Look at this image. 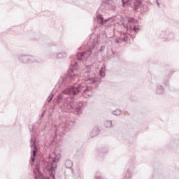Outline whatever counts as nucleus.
<instances>
[{
    "instance_id": "nucleus-1",
    "label": "nucleus",
    "mask_w": 179,
    "mask_h": 179,
    "mask_svg": "<svg viewBox=\"0 0 179 179\" xmlns=\"http://www.w3.org/2000/svg\"><path fill=\"white\" fill-rule=\"evenodd\" d=\"M85 89V86L80 83H75L73 85L68 87L62 91L57 96V103H64L62 106V111L65 113H75L78 115L82 114V108H83V103L78 102L75 100V97L78 96Z\"/></svg>"
},
{
    "instance_id": "nucleus-2",
    "label": "nucleus",
    "mask_w": 179,
    "mask_h": 179,
    "mask_svg": "<svg viewBox=\"0 0 179 179\" xmlns=\"http://www.w3.org/2000/svg\"><path fill=\"white\" fill-rule=\"evenodd\" d=\"M90 55H92V50H87L82 53H77V55L71 57L73 61L71 63V66L67 74H64L59 80V83H61L62 86H68L69 83L79 82L78 77V62H80L83 59H87Z\"/></svg>"
},
{
    "instance_id": "nucleus-3",
    "label": "nucleus",
    "mask_w": 179,
    "mask_h": 179,
    "mask_svg": "<svg viewBox=\"0 0 179 179\" xmlns=\"http://www.w3.org/2000/svg\"><path fill=\"white\" fill-rule=\"evenodd\" d=\"M18 61L22 64H40L41 59L29 55H19Z\"/></svg>"
},
{
    "instance_id": "nucleus-4",
    "label": "nucleus",
    "mask_w": 179,
    "mask_h": 179,
    "mask_svg": "<svg viewBox=\"0 0 179 179\" xmlns=\"http://www.w3.org/2000/svg\"><path fill=\"white\" fill-rule=\"evenodd\" d=\"M59 162V158L57 156L52 157L50 160V163L47 164L48 170L49 171L50 176L52 178L55 179V169H57V163Z\"/></svg>"
},
{
    "instance_id": "nucleus-5",
    "label": "nucleus",
    "mask_w": 179,
    "mask_h": 179,
    "mask_svg": "<svg viewBox=\"0 0 179 179\" xmlns=\"http://www.w3.org/2000/svg\"><path fill=\"white\" fill-rule=\"evenodd\" d=\"M136 20L135 18H130L129 20V22L130 23L129 27L127 28V34H129V37L134 40L135 38L136 34H138V32L139 31V28L136 27V25H134V23H135Z\"/></svg>"
},
{
    "instance_id": "nucleus-6",
    "label": "nucleus",
    "mask_w": 179,
    "mask_h": 179,
    "mask_svg": "<svg viewBox=\"0 0 179 179\" xmlns=\"http://www.w3.org/2000/svg\"><path fill=\"white\" fill-rule=\"evenodd\" d=\"M30 143L31 149V161L32 162V163H34V162H36V159L37 158V152H38L36 137L33 136L31 138Z\"/></svg>"
},
{
    "instance_id": "nucleus-7",
    "label": "nucleus",
    "mask_w": 179,
    "mask_h": 179,
    "mask_svg": "<svg viewBox=\"0 0 179 179\" xmlns=\"http://www.w3.org/2000/svg\"><path fill=\"white\" fill-rule=\"evenodd\" d=\"M84 80H85V82H87L90 85H92L93 83H100V81L101 80V78L92 76V75H90V71H85L84 73Z\"/></svg>"
},
{
    "instance_id": "nucleus-8",
    "label": "nucleus",
    "mask_w": 179,
    "mask_h": 179,
    "mask_svg": "<svg viewBox=\"0 0 179 179\" xmlns=\"http://www.w3.org/2000/svg\"><path fill=\"white\" fill-rule=\"evenodd\" d=\"M110 20H111V18H107L104 20V17L101 14H99L96 15L97 23H99V24H101V26H103V24H107V23L110 22Z\"/></svg>"
},
{
    "instance_id": "nucleus-9",
    "label": "nucleus",
    "mask_w": 179,
    "mask_h": 179,
    "mask_svg": "<svg viewBox=\"0 0 179 179\" xmlns=\"http://www.w3.org/2000/svg\"><path fill=\"white\" fill-rule=\"evenodd\" d=\"M131 6L134 10H138L142 6V1L141 0H133Z\"/></svg>"
},
{
    "instance_id": "nucleus-10",
    "label": "nucleus",
    "mask_w": 179,
    "mask_h": 179,
    "mask_svg": "<svg viewBox=\"0 0 179 179\" xmlns=\"http://www.w3.org/2000/svg\"><path fill=\"white\" fill-rule=\"evenodd\" d=\"M122 179H132V171L129 168H128L126 171L123 173Z\"/></svg>"
},
{
    "instance_id": "nucleus-11",
    "label": "nucleus",
    "mask_w": 179,
    "mask_h": 179,
    "mask_svg": "<svg viewBox=\"0 0 179 179\" xmlns=\"http://www.w3.org/2000/svg\"><path fill=\"white\" fill-rule=\"evenodd\" d=\"M104 127L105 128H114L115 127V122L112 120H106L104 122Z\"/></svg>"
},
{
    "instance_id": "nucleus-12",
    "label": "nucleus",
    "mask_w": 179,
    "mask_h": 179,
    "mask_svg": "<svg viewBox=\"0 0 179 179\" xmlns=\"http://www.w3.org/2000/svg\"><path fill=\"white\" fill-rule=\"evenodd\" d=\"M99 134H100V129H99V127H95L90 132V138H94V136H97Z\"/></svg>"
},
{
    "instance_id": "nucleus-13",
    "label": "nucleus",
    "mask_w": 179,
    "mask_h": 179,
    "mask_svg": "<svg viewBox=\"0 0 179 179\" xmlns=\"http://www.w3.org/2000/svg\"><path fill=\"white\" fill-rule=\"evenodd\" d=\"M96 155L100 157H104L107 155V149L106 148H100L96 151Z\"/></svg>"
},
{
    "instance_id": "nucleus-14",
    "label": "nucleus",
    "mask_w": 179,
    "mask_h": 179,
    "mask_svg": "<svg viewBox=\"0 0 179 179\" xmlns=\"http://www.w3.org/2000/svg\"><path fill=\"white\" fill-rule=\"evenodd\" d=\"M156 93L157 94H163L164 93V87L162 84H157L156 88Z\"/></svg>"
},
{
    "instance_id": "nucleus-15",
    "label": "nucleus",
    "mask_w": 179,
    "mask_h": 179,
    "mask_svg": "<svg viewBox=\"0 0 179 179\" xmlns=\"http://www.w3.org/2000/svg\"><path fill=\"white\" fill-rule=\"evenodd\" d=\"M88 96V97H90L93 94V92L92 91V87H87L86 89L84 90L83 92V96Z\"/></svg>"
},
{
    "instance_id": "nucleus-16",
    "label": "nucleus",
    "mask_w": 179,
    "mask_h": 179,
    "mask_svg": "<svg viewBox=\"0 0 179 179\" xmlns=\"http://www.w3.org/2000/svg\"><path fill=\"white\" fill-rule=\"evenodd\" d=\"M120 40H121L122 41H124V43H127V44H128L129 43V41H131V38H129V36H128V35L124 34L120 36Z\"/></svg>"
},
{
    "instance_id": "nucleus-17",
    "label": "nucleus",
    "mask_w": 179,
    "mask_h": 179,
    "mask_svg": "<svg viewBox=\"0 0 179 179\" xmlns=\"http://www.w3.org/2000/svg\"><path fill=\"white\" fill-rule=\"evenodd\" d=\"M163 34H166V36H164V38H167L168 41L173 40V38H174V34L173 33L164 32Z\"/></svg>"
},
{
    "instance_id": "nucleus-18",
    "label": "nucleus",
    "mask_w": 179,
    "mask_h": 179,
    "mask_svg": "<svg viewBox=\"0 0 179 179\" xmlns=\"http://www.w3.org/2000/svg\"><path fill=\"white\" fill-rule=\"evenodd\" d=\"M64 166L66 169H72V166H73V163L72 161L69 159H66L64 162Z\"/></svg>"
},
{
    "instance_id": "nucleus-19",
    "label": "nucleus",
    "mask_w": 179,
    "mask_h": 179,
    "mask_svg": "<svg viewBox=\"0 0 179 179\" xmlns=\"http://www.w3.org/2000/svg\"><path fill=\"white\" fill-rule=\"evenodd\" d=\"M99 75L101 78H104L106 76V66H102L99 71Z\"/></svg>"
},
{
    "instance_id": "nucleus-20",
    "label": "nucleus",
    "mask_w": 179,
    "mask_h": 179,
    "mask_svg": "<svg viewBox=\"0 0 179 179\" xmlns=\"http://www.w3.org/2000/svg\"><path fill=\"white\" fill-rule=\"evenodd\" d=\"M57 58L61 59L62 58H66V52H62L57 54Z\"/></svg>"
},
{
    "instance_id": "nucleus-21",
    "label": "nucleus",
    "mask_w": 179,
    "mask_h": 179,
    "mask_svg": "<svg viewBox=\"0 0 179 179\" xmlns=\"http://www.w3.org/2000/svg\"><path fill=\"white\" fill-rule=\"evenodd\" d=\"M113 115H116L117 117H118V115H121V110L120 109H117L115 110H113L112 112Z\"/></svg>"
},
{
    "instance_id": "nucleus-22",
    "label": "nucleus",
    "mask_w": 179,
    "mask_h": 179,
    "mask_svg": "<svg viewBox=\"0 0 179 179\" xmlns=\"http://www.w3.org/2000/svg\"><path fill=\"white\" fill-rule=\"evenodd\" d=\"M97 44H99V41L97 39H94L92 41V48H97Z\"/></svg>"
},
{
    "instance_id": "nucleus-23",
    "label": "nucleus",
    "mask_w": 179,
    "mask_h": 179,
    "mask_svg": "<svg viewBox=\"0 0 179 179\" xmlns=\"http://www.w3.org/2000/svg\"><path fill=\"white\" fill-rule=\"evenodd\" d=\"M122 5L123 7H125L126 5H129L131 0H121Z\"/></svg>"
},
{
    "instance_id": "nucleus-24",
    "label": "nucleus",
    "mask_w": 179,
    "mask_h": 179,
    "mask_svg": "<svg viewBox=\"0 0 179 179\" xmlns=\"http://www.w3.org/2000/svg\"><path fill=\"white\" fill-rule=\"evenodd\" d=\"M95 179H104V178L101 177V173L97 171L95 176Z\"/></svg>"
},
{
    "instance_id": "nucleus-25",
    "label": "nucleus",
    "mask_w": 179,
    "mask_h": 179,
    "mask_svg": "<svg viewBox=\"0 0 179 179\" xmlns=\"http://www.w3.org/2000/svg\"><path fill=\"white\" fill-rule=\"evenodd\" d=\"M163 85L167 86L169 85V78H166L162 80Z\"/></svg>"
},
{
    "instance_id": "nucleus-26",
    "label": "nucleus",
    "mask_w": 179,
    "mask_h": 179,
    "mask_svg": "<svg viewBox=\"0 0 179 179\" xmlns=\"http://www.w3.org/2000/svg\"><path fill=\"white\" fill-rule=\"evenodd\" d=\"M54 98V94H50L48 98V102L51 103V101Z\"/></svg>"
},
{
    "instance_id": "nucleus-27",
    "label": "nucleus",
    "mask_w": 179,
    "mask_h": 179,
    "mask_svg": "<svg viewBox=\"0 0 179 179\" xmlns=\"http://www.w3.org/2000/svg\"><path fill=\"white\" fill-rule=\"evenodd\" d=\"M105 3L106 5H113V0H106Z\"/></svg>"
},
{
    "instance_id": "nucleus-28",
    "label": "nucleus",
    "mask_w": 179,
    "mask_h": 179,
    "mask_svg": "<svg viewBox=\"0 0 179 179\" xmlns=\"http://www.w3.org/2000/svg\"><path fill=\"white\" fill-rule=\"evenodd\" d=\"M105 48H106L105 46H101V47L100 48L99 52H101V51H104Z\"/></svg>"
},
{
    "instance_id": "nucleus-29",
    "label": "nucleus",
    "mask_w": 179,
    "mask_h": 179,
    "mask_svg": "<svg viewBox=\"0 0 179 179\" xmlns=\"http://www.w3.org/2000/svg\"><path fill=\"white\" fill-rule=\"evenodd\" d=\"M156 3H157L158 8L160 7V3H159V0H156Z\"/></svg>"
},
{
    "instance_id": "nucleus-30",
    "label": "nucleus",
    "mask_w": 179,
    "mask_h": 179,
    "mask_svg": "<svg viewBox=\"0 0 179 179\" xmlns=\"http://www.w3.org/2000/svg\"><path fill=\"white\" fill-rule=\"evenodd\" d=\"M45 113V110H44V111L43 112L42 115H41V117H42V118H43V117H44Z\"/></svg>"
},
{
    "instance_id": "nucleus-31",
    "label": "nucleus",
    "mask_w": 179,
    "mask_h": 179,
    "mask_svg": "<svg viewBox=\"0 0 179 179\" xmlns=\"http://www.w3.org/2000/svg\"><path fill=\"white\" fill-rule=\"evenodd\" d=\"M115 43H120V41L118 39H115Z\"/></svg>"
},
{
    "instance_id": "nucleus-32",
    "label": "nucleus",
    "mask_w": 179,
    "mask_h": 179,
    "mask_svg": "<svg viewBox=\"0 0 179 179\" xmlns=\"http://www.w3.org/2000/svg\"><path fill=\"white\" fill-rule=\"evenodd\" d=\"M32 131H33V132H34V126L32 127Z\"/></svg>"
},
{
    "instance_id": "nucleus-33",
    "label": "nucleus",
    "mask_w": 179,
    "mask_h": 179,
    "mask_svg": "<svg viewBox=\"0 0 179 179\" xmlns=\"http://www.w3.org/2000/svg\"><path fill=\"white\" fill-rule=\"evenodd\" d=\"M127 166H129V164H127Z\"/></svg>"
},
{
    "instance_id": "nucleus-34",
    "label": "nucleus",
    "mask_w": 179,
    "mask_h": 179,
    "mask_svg": "<svg viewBox=\"0 0 179 179\" xmlns=\"http://www.w3.org/2000/svg\"><path fill=\"white\" fill-rule=\"evenodd\" d=\"M30 132H31V129H30Z\"/></svg>"
}]
</instances>
